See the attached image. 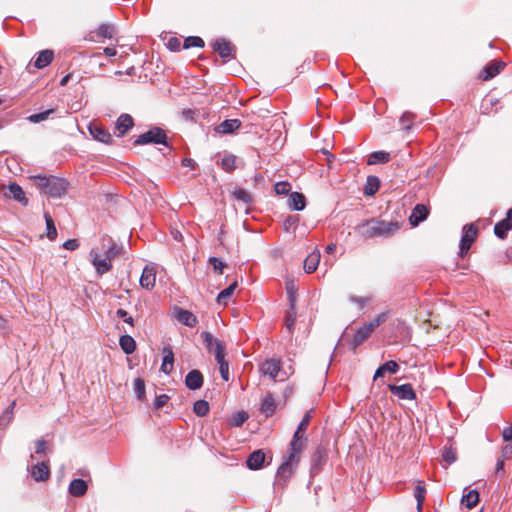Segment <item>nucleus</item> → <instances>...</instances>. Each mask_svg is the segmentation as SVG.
Segmentation results:
<instances>
[{
	"label": "nucleus",
	"instance_id": "obj_27",
	"mask_svg": "<svg viewBox=\"0 0 512 512\" xmlns=\"http://www.w3.org/2000/svg\"><path fill=\"white\" fill-rule=\"evenodd\" d=\"M134 125L133 118L129 114H121L116 122V128L120 135H124Z\"/></svg>",
	"mask_w": 512,
	"mask_h": 512
},
{
	"label": "nucleus",
	"instance_id": "obj_60",
	"mask_svg": "<svg viewBox=\"0 0 512 512\" xmlns=\"http://www.w3.org/2000/svg\"><path fill=\"white\" fill-rule=\"evenodd\" d=\"M349 300L353 303L358 304L360 307H363L369 301V298L350 296Z\"/></svg>",
	"mask_w": 512,
	"mask_h": 512
},
{
	"label": "nucleus",
	"instance_id": "obj_30",
	"mask_svg": "<svg viewBox=\"0 0 512 512\" xmlns=\"http://www.w3.org/2000/svg\"><path fill=\"white\" fill-rule=\"evenodd\" d=\"M174 354L171 348H164V356L161 364V371L165 374H169L173 369Z\"/></svg>",
	"mask_w": 512,
	"mask_h": 512
},
{
	"label": "nucleus",
	"instance_id": "obj_17",
	"mask_svg": "<svg viewBox=\"0 0 512 512\" xmlns=\"http://www.w3.org/2000/svg\"><path fill=\"white\" fill-rule=\"evenodd\" d=\"M505 67V63L502 61H493L485 66L483 71L481 72V78L485 81L492 79L497 74H499L503 68Z\"/></svg>",
	"mask_w": 512,
	"mask_h": 512
},
{
	"label": "nucleus",
	"instance_id": "obj_5",
	"mask_svg": "<svg viewBox=\"0 0 512 512\" xmlns=\"http://www.w3.org/2000/svg\"><path fill=\"white\" fill-rule=\"evenodd\" d=\"M135 145L163 144L168 146L166 132L160 127H153L140 134L135 140Z\"/></svg>",
	"mask_w": 512,
	"mask_h": 512
},
{
	"label": "nucleus",
	"instance_id": "obj_57",
	"mask_svg": "<svg viewBox=\"0 0 512 512\" xmlns=\"http://www.w3.org/2000/svg\"><path fill=\"white\" fill-rule=\"evenodd\" d=\"M11 419V412L9 411V409H6L4 413L0 416V426H7L10 423Z\"/></svg>",
	"mask_w": 512,
	"mask_h": 512
},
{
	"label": "nucleus",
	"instance_id": "obj_39",
	"mask_svg": "<svg viewBox=\"0 0 512 512\" xmlns=\"http://www.w3.org/2000/svg\"><path fill=\"white\" fill-rule=\"evenodd\" d=\"M201 338L208 351L213 353L216 348V342H221L220 340L214 338V336L208 331L202 332Z\"/></svg>",
	"mask_w": 512,
	"mask_h": 512
},
{
	"label": "nucleus",
	"instance_id": "obj_58",
	"mask_svg": "<svg viewBox=\"0 0 512 512\" xmlns=\"http://www.w3.org/2000/svg\"><path fill=\"white\" fill-rule=\"evenodd\" d=\"M79 247V243L77 239H68L63 243V248L67 250H76Z\"/></svg>",
	"mask_w": 512,
	"mask_h": 512
},
{
	"label": "nucleus",
	"instance_id": "obj_51",
	"mask_svg": "<svg viewBox=\"0 0 512 512\" xmlns=\"http://www.w3.org/2000/svg\"><path fill=\"white\" fill-rule=\"evenodd\" d=\"M311 418H312V410H309L305 413V415L303 416L302 420L300 421L299 425H298V430H302L305 432V430L307 429V427L309 426L310 424V421H311Z\"/></svg>",
	"mask_w": 512,
	"mask_h": 512
},
{
	"label": "nucleus",
	"instance_id": "obj_12",
	"mask_svg": "<svg viewBox=\"0 0 512 512\" xmlns=\"http://www.w3.org/2000/svg\"><path fill=\"white\" fill-rule=\"evenodd\" d=\"M5 197L12 198L15 201L21 203L22 205H28V199L25 196V192L21 186L17 183H10L7 187V190L4 192Z\"/></svg>",
	"mask_w": 512,
	"mask_h": 512
},
{
	"label": "nucleus",
	"instance_id": "obj_10",
	"mask_svg": "<svg viewBox=\"0 0 512 512\" xmlns=\"http://www.w3.org/2000/svg\"><path fill=\"white\" fill-rule=\"evenodd\" d=\"M211 46L224 60H230L234 57V48L231 43L225 39H216L211 43Z\"/></svg>",
	"mask_w": 512,
	"mask_h": 512
},
{
	"label": "nucleus",
	"instance_id": "obj_21",
	"mask_svg": "<svg viewBox=\"0 0 512 512\" xmlns=\"http://www.w3.org/2000/svg\"><path fill=\"white\" fill-rule=\"evenodd\" d=\"M176 319L188 327H195L198 323L197 317L192 312L182 308L176 310Z\"/></svg>",
	"mask_w": 512,
	"mask_h": 512
},
{
	"label": "nucleus",
	"instance_id": "obj_35",
	"mask_svg": "<svg viewBox=\"0 0 512 512\" xmlns=\"http://www.w3.org/2000/svg\"><path fill=\"white\" fill-rule=\"evenodd\" d=\"M237 287V282L234 281L231 283L228 287L223 289L218 295H217V303L226 305L230 297L233 295L235 289Z\"/></svg>",
	"mask_w": 512,
	"mask_h": 512
},
{
	"label": "nucleus",
	"instance_id": "obj_29",
	"mask_svg": "<svg viewBox=\"0 0 512 512\" xmlns=\"http://www.w3.org/2000/svg\"><path fill=\"white\" fill-rule=\"evenodd\" d=\"M320 261V252L314 251L311 254H309L306 259L304 260V270L306 273H312L314 272Z\"/></svg>",
	"mask_w": 512,
	"mask_h": 512
},
{
	"label": "nucleus",
	"instance_id": "obj_22",
	"mask_svg": "<svg viewBox=\"0 0 512 512\" xmlns=\"http://www.w3.org/2000/svg\"><path fill=\"white\" fill-rule=\"evenodd\" d=\"M429 214L427 207L424 204H417L409 218L412 226H417L420 222L424 221Z\"/></svg>",
	"mask_w": 512,
	"mask_h": 512
},
{
	"label": "nucleus",
	"instance_id": "obj_7",
	"mask_svg": "<svg viewBox=\"0 0 512 512\" xmlns=\"http://www.w3.org/2000/svg\"><path fill=\"white\" fill-rule=\"evenodd\" d=\"M112 250H113V248H109L106 251L105 258H101L99 253L96 250H94V249L91 250V252H90L91 261L99 275H103L104 273H107L108 271L111 270V268H112L111 258L114 255Z\"/></svg>",
	"mask_w": 512,
	"mask_h": 512
},
{
	"label": "nucleus",
	"instance_id": "obj_11",
	"mask_svg": "<svg viewBox=\"0 0 512 512\" xmlns=\"http://www.w3.org/2000/svg\"><path fill=\"white\" fill-rule=\"evenodd\" d=\"M390 392L397 396L399 399L403 400H413L416 398V394L411 386V384H403V385H389Z\"/></svg>",
	"mask_w": 512,
	"mask_h": 512
},
{
	"label": "nucleus",
	"instance_id": "obj_55",
	"mask_svg": "<svg viewBox=\"0 0 512 512\" xmlns=\"http://www.w3.org/2000/svg\"><path fill=\"white\" fill-rule=\"evenodd\" d=\"M290 190V184L287 182H278L275 185V191L277 194H287Z\"/></svg>",
	"mask_w": 512,
	"mask_h": 512
},
{
	"label": "nucleus",
	"instance_id": "obj_36",
	"mask_svg": "<svg viewBox=\"0 0 512 512\" xmlns=\"http://www.w3.org/2000/svg\"><path fill=\"white\" fill-rule=\"evenodd\" d=\"M479 501V493L476 490H470L462 496L461 502L468 509H472Z\"/></svg>",
	"mask_w": 512,
	"mask_h": 512
},
{
	"label": "nucleus",
	"instance_id": "obj_1",
	"mask_svg": "<svg viewBox=\"0 0 512 512\" xmlns=\"http://www.w3.org/2000/svg\"><path fill=\"white\" fill-rule=\"evenodd\" d=\"M306 438L304 431L296 429L290 442V448L287 456L284 457L282 464L277 470V477L283 480L289 479L294 473L301 458V453L305 448Z\"/></svg>",
	"mask_w": 512,
	"mask_h": 512
},
{
	"label": "nucleus",
	"instance_id": "obj_47",
	"mask_svg": "<svg viewBox=\"0 0 512 512\" xmlns=\"http://www.w3.org/2000/svg\"><path fill=\"white\" fill-rule=\"evenodd\" d=\"M233 196L235 197V199H237L238 201H242L245 204H248L251 202V196H250L249 192L246 191L245 189L238 188V189L234 190Z\"/></svg>",
	"mask_w": 512,
	"mask_h": 512
},
{
	"label": "nucleus",
	"instance_id": "obj_62",
	"mask_svg": "<svg viewBox=\"0 0 512 512\" xmlns=\"http://www.w3.org/2000/svg\"><path fill=\"white\" fill-rule=\"evenodd\" d=\"M502 437H503L504 441L512 440V425L504 428V430L502 432Z\"/></svg>",
	"mask_w": 512,
	"mask_h": 512
},
{
	"label": "nucleus",
	"instance_id": "obj_2",
	"mask_svg": "<svg viewBox=\"0 0 512 512\" xmlns=\"http://www.w3.org/2000/svg\"><path fill=\"white\" fill-rule=\"evenodd\" d=\"M399 229L400 225L397 221L378 219L366 220L355 227V230L365 238H387L397 233Z\"/></svg>",
	"mask_w": 512,
	"mask_h": 512
},
{
	"label": "nucleus",
	"instance_id": "obj_43",
	"mask_svg": "<svg viewBox=\"0 0 512 512\" xmlns=\"http://www.w3.org/2000/svg\"><path fill=\"white\" fill-rule=\"evenodd\" d=\"M248 419V414L245 411H239L232 415L230 424L235 427L241 426Z\"/></svg>",
	"mask_w": 512,
	"mask_h": 512
},
{
	"label": "nucleus",
	"instance_id": "obj_52",
	"mask_svg": "<svg viewBox=\"0 0 512 512\" xmlns=\"http://www.w3.org/2000/svg\"><path fill=\"white\" fill-rule=\"evenodd\" d=\"M286 289H287L288 300H289L290 306H295L296 294H295L294 284L288 283L286 286Z\"/></svg>",
	"mask_w": 512,
	"mask_h": 512
},
{
	"label": "nucleus",
	"instance_id": "obj_46",
	"mask_svg": "<svg viewBox=\"0 0 512 512\" xmlns=\"http://www.w3.org/2000/svg\"><path fill=\"white\" fill-rule=\"evenodd\" d=\"M134 392L139 400L145 397V383L143 379L136 378L134 380Z\"/></svg>",
	"mask_w": 512,
	"mask_h": 512
},
{
	"label": "nucleus",
	"instance_id": "obj_6",
	"mask_svg": "<svg viewBox=\"0 0 512 512\" xmlns=\"http://www.w3.org/2000/svg\"><path fill=\"white\" fill-rule=\"evenodd\" d=\"M477 234H478V228L473 223L466 224L463 227L462 237H461L460 244H459L461 257H464L468 253L471 245L474 243V241L477 238Z\"/></svg>",
	"mask_w": 512,
	"mask_h": 512
},
{
	"label": "nucleus",
	"instance_id": "obj_44",
	"mask_svg": "<svg viewBox=\"0 0 512 512\" xmlns=\"http://www.w3.org/2000/svg\"><path fill=\"white\" fill-rule=\"evenodd\" d=\"M425 492V488L420 485H417L414 489V497L417 501V509L419 512L422 510V505L425 499Z\"/></svg>",
	"mask_w": 512,
	"mask_h": 512
},
{
	"label": "nucleus",
	"instance_id": "obj_56",
	"mask_svg": "<svg viewBox=\"0 0 512 512\" xmlns=\"http://www.w3.org/2000/svg\"><path fill=\"white\" fill-rule=\"evenodd\" d=\"M116 314L119 318H123L124 322H126L127 324L133 325L134 320L131 316H128L126 310L120 308L117 310Z\"/></svg>",
	"mask_w": 512,
	"mask_h": 512
},
{
	"label": "nucleus",
	"instance_id": "obj_15",
	"mask_svg": "<svg viewBox=\"0 0 512 512\" xmlns=\"http://www.w3.org/2000/svg\"><path fill=\"white\" fill-rule=\"evenodd\" d=\"M512 228V209L507 211V217L495 224L494 233L500 239H505Z\"/></svg>",
	"mask_w": 512,
	"mask_h": 512
},
{
	"label": "nucleus",
	"instance_id": "obj_8",
	"mask_svg": "<svg viewBox=\"0 0 512 512\" xmlns=\"http://www.w3.org/2000/svg\"><path fill=\"white\" fill-rule=\"evenodd\" d=\"M260 372L274 380L283 381L286 378V375L281 374V361L276 358L265 360L260 365Z\"/></svg>",
	"mask_w": 512,
	"mask_h": 512
},
{
	"label": "nucleus",
	"instance_id": "obj_25",
	"mask_svg": "<svg viewBox=\"0 0 512 512\" xmlns=\"http://www.w3.org/2000/svg\"><path fill=\"white\" fill-rule=\"evenodd\" d=\"M54 58V53L52 50H43L39 52L37 58L34 61V66L37 69H43L48 66Z\"/></svg>",
	"mask_w": 512,
	"mask_h": 512
},
{
	"label": "nucleus",
	"instance_id": "obj_38",
	"mask_svg": "<svg viewBox=\"0 0 512 512\" xmlns=\"http://www.w3.org/2000/svg\"><path fill=\"white\" fill-rule=\"evenodd\" d=\"M297 311L295 306H290L285 316V327L290 334L293 333L294 325L296 322Z\"/></svg>",
	"mask_w": 512,
	"mask_h": 512
},
{
	"label": "nucleus",
	"instance_id": "obj_14",
	"mask_svg": "<svg viewBox=\"0 0 512 512\" xmlns=\"http://www.w3.org/2000/svg\"><path fill=\"white\" fill-rule=\"evenodd\" d=\"M156 282V270L153 266H145L140 277V285L147 290L153 289Z\"/></svg>",
	"mask_w": 512,
	"mask_h": 512
},
{
	"label": "nucleus",
	"instance_id": "obj_19",
	"mask_svg": "<svg viewBox=\"0 0 512 512\" xmlns=\"http://www.w3.org/2000/svg\"><path fill=\"white\" fill-rule=\"evenodd\" d=\"M241 126L239 119H227L215 127V131L220 134H231Z\"/></svg>",
	"mask_w": 512,
	"mask_h": 512
},
{
	"label": "nucleus",
	"instance_id": "obj_20",
	"mask_svg": "<svg viewBox=\"0 0 512 512\" xmlns=\"http://www.w3.org/2000/svg\"><path fill=\"white\" fill-rule=\"evenodd\" d=\"M265 458L263 450H255L247 458V467L251 470H258L263 466Z\"/></svg>",
	"mask_w": 512,
	"mask_h": 512
},
{
	"label": "nucleus",
	"instance_id": "obj_34",
	"mask_svg": "<svg viewBox=\"0 0 512 512\" xmlns=\"http://www.w3.org/2000/svg\"><path fill=\"white\" fill-rule=\"evenodd\" d=\"M390 160V154L385 151H375L369 155L368 164L376 165L380 163H387Z\"/></svg>",
	"mask_w": 512,
	"mask_h": 512
},
{
	"label": "nucleus",
	"instance_id": "obj_54",
	"mask_svg": "<svg viewBox=\"0 0 512 512\" xmlns=\"http://www.w3.org/2000/svg\"><path fill=\"white\" fill-rule=\"evenodd\" d=\"M168 401H169V396H167L166 394H161L156 397L155 402H154V408L160 409L163 406H165Z\"/></svg>",
	"mask_w": 512,
	"mask_h": 512
},
{
	"label": "nucleus",
	"instance_id": "obj_23",
	"mask_svg": "<svg viewBox=\"0 0 512 512\" xmlns=\"http://www.w3.org/2000/svg\"><path fill=\"white\" fill-rule=\"evenodd\" d=\"M31 475L35 481H45L50 476V471L48 466L44 463H37L31 467Z\"/></svg>",
	"mask_w": 512,
	"mask_h": 512
},
{
	"label": "nucleus",
	"instance_id": "obj_61",
	"mask_svg": "<svg viewBox=\"0 0 512 512\" xmlns=\"http://www.w3.org/2000/svg\"><path fill=\"white\" fill-rule=\"evenodd\" d=\"M502 456L505 459H512V442L503 447Z\"/></svg>",
	"mask_w": 512,
	"mask_h": 512
},
{
	"label": "nucleus",
	"instance_id": "obj_41",
	"mask_svg": "<svg viewBox=\"0 0 512 512\" xmlns=\"http://www.w3.org/2000/svg\"><path fill=\"white\" fill-rule=\"evenodd\" d=\"M44 217L46 221L47 237L50 240H54L57 237V229L55 227L54 221L49 213H45Z\"/></svg>",
	"mask_w": 512,
	"mask_h": 512
},
{
	"label": "nucleus",
	"instance_id": "obj_31",
	"mask_svg": "<svg viewBox=\"0 0 512 512\" xmlns=\"http://www.w3.org/2000/svg\"><path fill=\"white\" fill-rule=\"evenodd\" d=\"M119 345L127 355L132 354L136 349V342L130 335H122L119 339Z\"/></svg>",
	"mask_w": 512,
	"mask_h": 512
},
{
	"label": "nucleus",
	"instance_id": "obj_4",
	"mask_svg": "<svg viewBox=\"0 0 512 512\" xmlns=\"http://www.w3.org/2000/svg\"><path fill=\"white\" fill-rule=\"evenodd\" d=\"M388 313L383 312L378 314L371 321L365 323L363 326L359 327L353 337L352 345L354 348L361 345L366 339L369 338L371 333L382 323L387 320Z\"/></svg>",
	"mask_w": 512,
	"mask_h": 512
},
{
	"label": "nucleus",
	"instance_id": "obj_16",
	"mask_svg": "<svg viewBox=\"0 0 512 512\" xmlns=\"http://www.w3.org/2000/svg\"><path fill=\"white\" fill-rule=\"evenodd\" d=\"M203 375L199 370H191L185 377V385L190 390H198L203 386Z\"/></svg>",
	"mask_w": 512,
	"mask_h": 512
},
{
	"label": "nucleus",
	"instance_id": "obj_48",
	"mask_svg": "<svg viewBox=\"0 0 512 512\" xmlns=\"http://www.w3.org/2000/svg\"><path fill=\"white\" fill-rule=\"evenodd\" d=\"M298 222H299L298 216H288L283 222V227H284L285 231L290 232L297 227Z\"/></svg>",
	"mask_w": 512,
	"mask_h": 512
},
{
	"label": "nucleus",
	"instance_id": "obj_42",
	"mask_svg": "<svg viewBox=\"0 0 512 512\" xmlns=\"http://www.w3.org/2000/svg\"><path fill=\"white\" fill-rule=\"evenodd\" d=\"M183 47L186 49L192 48V47L202 48V47H204V41L202 38H200L198 36H189L184 40Z\"/></svg>",
	"mask_w": 512,
	"mask_h": 512
},
{
	"label": "nucleus",
	"instance_id": "obj_32",
	"mask_svg": "<svg viewBox=\"0 0 512 512\" xmlns=\"http://www.w3.org/2000/svg\"><path fill=\"white\" fill-rule=\"evenodd\" d=\"M276 409L275 399L272 394H267L261 403V412L265 414L266 417L271 416Z\"/></svg>",
	"mask_w": 512,
	"mask_h": 512
},
{
	"label": "nucleus",
	"instance_id": "obj_64",
	"mask_svg": "<svg viewBox=\"0 0 512 512\" xmlns=\"http://www.w3.org/2000/svg\"><path fill=\"white\" fill-rule=\"evenodd\" d=\"M181 164H182V166L190 167V168H192V169H194V168H195V166H196L195 161H194L193 159H190V158H184V159H182Z\"/></svg>",
	"mask_w": 512,
	"mask_h": 512
},
{
	"label": "nucleus",
	"instance_id": "obj_40",
	"mask_svg": "<svg viewBox=\"0 0 512 512\" xmlns=\"http://www.w3.org/2000/svg\"><path fill=\"white\" fill-rule=\"evenodd\" d=\"M193 412L199 417L207 415L209 412V403L205 400L196 401L193 405Z\"/></svg>",
	"mask_w": 512,
	"mask_h": 512
},
{
	"label": "nucleus",
	"instance_id": "obj_18",
	"mask_svg": "<svg viewBox=\"0 0 512 512\" xmlns=\"http://www.w3.org/2000/svg\"><path fill=\"white\" fill-rule=\"evenodd\" d=\"M87 490V482L81 478L73 479L68 486V492L73 497H82L86 494Z\"/></svg>",
	"mask_w": 512,
	"mask_h": 512
},
{
	"label": "nucleus",
	"instance_id": "obj_37",
	"mask_svg": "<svg viewBox=\"0 0 512 512\" xmlns=\"http://www.w3.org/2000/svg\"><path fill=\"white\" fill-rule=\"evenodd\" d=\"M219 164L224 171L231 173L236 169V156L230 153L225 154Z\"/></svg>",
	"mask_w": 512,
	"mask_h": 512
},
{
	"label": "nucleus",
	"instance_id": "obj_9",
	"mask_svg": "<svg viewBox=\"0 0 512 512\" xmlns=\"http://www.w3.org/2000/svg\"><path fill=\"white\" fill-rule=\"evenodd\" d=\"M214 355L217 363L219 364V371L224 381L229 380V364L225 360V346L222 342H216Z\"/></svg>",
	"mask_w": 512,
	"mask_h": 512
},
{
	"label": "nucleus",
	"instance_id": "obj_3",
	"mask_svg": "<svg viewBox=\"0 0 512 512\" xmlns=\"http://www.w3.org/2000/svg\"><path fill=\"white\" fill-rule=\"evenodd\" d=\"M36 185L47 195L51 197H60L67 190V182L54 176L46 177L36 175L32 177Z\"/></svg>",
	"mask_w": 512,
	"mask_h": 512
},
{
	"label": "nucleus",
	"instance_id": "obj_13",
	"mask_svg": "<svg viewBox=\"0 0 512 512\" xmlns=\"http://www.w3.org/2000/svg\"><path fill=\"white\" fill-rule=\"evenodd\" d=\"M88 130L90 135L99 142L109 143L112 139L111 134L99 123H90Z\"/></svg>",
	"mask_w": 512,
	"mask_h": 512
},
{
	"label": "nucleus",
	"instance_id": "obj_28",
	"mask_svg": "<svg viewBox=\"0 0 512 512\" xmlns=\"http://www.w3.org/2000/svg\"><path fill=\"white\" fill-rule=\"evenodd\" d=\"M91 34H95L98 38L112 39L116 34V30L112 24L103 23Z\"/></svg>",
	"mask_w": 512,
	"mask_h": 512
},
{
	"label": "nucleus",
	"instance_id": "obj_33",
	"mask_svg": "<svg viewBox=\"0 0 512 512\" xmlns=\"http://www.w3.org/2000/svg\"><path fill=\"white\" fill-rule=\"evenodd\" d=\"M380 187V180L378 177L370 175L366 179L364 186V194L367 196H373Z\"/></svg>",
	"mask_w": 512,
	"mask_h": 512
},
{
	"label": "nucleus",
	"instance_id": "obj_50",
	"mask_svg": "<svg viewBox=\"0 0 512 512\" xmlns=\"http://www.w3.org/2000/svg\"><path fill=\"white\" fill-rule=\"evenodd\" d=\"M209 263L213 266L215 271H217L219 274H222L225 263L221 259L217 257H210Z\"/></svg>",
	"mask_w": 512,
	"mask_h": 512
},
{
	"label": "nucleus",
	"instance_id": "obj_26",
	"mask_svg": "<svg viewBox=\"0 0 512 512\" xmlns=\"http://www.w3.org/2000/svg\"><path fill=\"white\" fill-rule=\"evenodd\" d=\"M399 370V365L397 362L390 360L380 365L374 374V379L384 377V375L389 372L391 374H396Z\"/></svg>",
	"mask_w": 512,
	"mask_h": 512
},
{
	"label": "nucleus",
	"instance_id": "obj_49",
	"mask_svg": "<svg viewBox=\"0 0 512 512\" xmlns=\"http://www.w3.org/2000/svg\"><path fill=\"white\" fill-rule=\"evenodd\" d=\"M413 120H414V115L410 112H405L400 118V124L403 129L408 130L411 128Z\"/></svg>",
	"mask_w": 512,
	"mask_h": 512
},
{
	"label": "nucleus",
	"instance_id": "obj_63",
	"mask_svg": "<svg viewBox=\"0 0 512 512\" xmlns=\"http://www.w3.org/2000/svg\"><path fill=\"white\" fill-rule=\"evenodd\" d=\"M168 47L171 49V50H177L179 49L180 47V41L179 39L173 37L171 38L169 41H168Z\"/></svg>",
	"mask_w": 512,
	"mask_h": 512
},
{
	"label": "nucleus",
	"instance_id": "obj_53",
	"mask_svg": "<svg viewBox=\"0 0 512 512\" xmlns=\"http://www.w3.org/2000/svg\"><path fill=\"white\" fill-rule=\"evenodd\" d=\"M442 456L443 459L449 464L456 460V453L452 448H445Z\"/></svg>",
	"mask_w": 512,
	"mask_h": 512
},
{
	"label": "nucleus",
	"instance_id": "obj_45",
	"mask_svg": "<svg viewBox=\"0 0 512 512\" xmlns=\"http://www.w3.org/2000/svg\"><path fill=\"white\" fill-rule=\"evenodd\" d=\"M53 112H54V109H48V110H45L40 113H35V114L30 115L28 117V120L32 123H39L41 121L48 119L50 114H52Z\"/></svg>",
	"mask_w": 512,
	"mask_h": 512
},
{
	"label": "nucleus",
	"instance_id": "obj_59",
	"mask_svg": "<svg viewBox=\"0 0 512 512\" xmlns=\"http://www.w3.org/2000/svg\"><path fill=\"white\" fill-rule=\"evenodd\" d=\"M46 452V441L43 439H39L35 443V453L36 454H44Z\"/></svg>",
	"mask_w": 512,
	"mask_h": 512
},
{
	"label": "nucleus",
	"instance_id": "obj_24",
	"mask_svg": "<svg viewBox=\"0 0 512 512\" xmlns=\"http://www.w3.org/2000/svg\"><path fill=\"white\" fill-rule=\"evenodd\" d=\"M288 206L295 211H302L306 206V198L302 193L292 192L288 198Z\"/></svg>",
	"mask_w": 512,
	"mask_h": 512
}]
</instances>
